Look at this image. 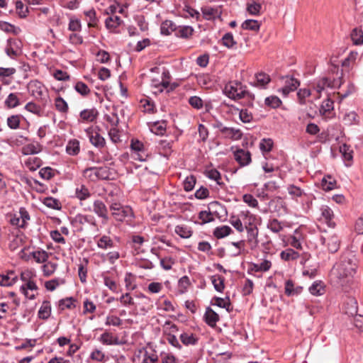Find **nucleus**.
Segmentation results:
<instances>
[{
    "instance_id": "nucleus-35",
    "label": "nucleus",
    "mask_w": 363,
    "mask_h": 363,
    "mask_svg": "<svg viewBox=\"0 0 363 363\" xmlns=\"http://www.w3.org/2000/svg\"><path fill=\"white\" fill-rule=\"evenodd\" d=\"M321 186L324 191H331L336 189L337 182L331 176L328 175L322 179Z\"/></svg>"
},
{
    "instance_id": "nucleus-12",
    "label": "nucleus",
    "mask_w": 363,
    "mask_h": 363,
    "mask_svg": "<svg viewBox=\"0 0 363 363\" xmlns=\"http://www.w3.org/2000/svg\"><path fill=\"white\" fill-rule=\"evenodd\" d=\"M234 158L241 167L248 165L252 161L250 152L243 149L235 150L234 152Z\"/></svg>"
},
{
    "instance_id": "nucleus-15",
    "label": "nucleus",
    "mask_w": 363,
    "mask_h": 363,
    "mask_svg": "<svg viewBox=\"0 0 363 363\" xmlns=\"http://www.w3.org/2000/svg\"><path fill=\"white\" fill-rule=\"evenodd\" d=\"M283 79L284 80V86L280 91L284 96L288 95L291 91H295L300 85L298 80L294 77H286Z\"/></svg>"
},
{
    "instance_id": "nucleus-51",
    "label": "nucleus",
    "mask_w": 363,
    "mask_h": 363,
    "mask_svg": "<svg viewBox=\"0 0 363 363\" xmlns=\"http://www.w3.org/2000/svg\"><path fill=\"white\" fill-rule=\"evenodd\" d=\"M194 29L191 26H179L177 28L176 35L178 37L188 38L192 35Z\"/></svg>"
},
{
    "instance_id": "nucleus-2",
    "label": "nucleus",
    "mask_w": 363,
    "mask_h": 363,
    "mask_svg": "<svg viewBox=\"0 0 363 363\" xmlns=\"http://www.w3.org/2000/svg\"><path fill=\"white\" fill-rule=\"evenodd\" d=\"M72 224L79 231L94 233L99 231V226L95 217L92 215L79 213L73 218Z\"/></svg>"
},
{
    "instance_id": "nucleus-3",
    "label": "nucleus",
    "mask_w": 363,
    "mask_h": 363,
    "mask_svg": "<svg viewBox=\"0 0 363 363\" xmlns=\"http://www.w3.org/2000/svg\"><path fill=\"white\" fill-rule=\"evenodd\" d=\"M224 94L230 99L239 100L249 94L247 87L238 81L228 82L223 89Z\"/></svg>"
},
{
    "instance_id": "nucleus-38",
    "label": "nucleus",
    "mask_w": 363,
    "mask_h": 363,
    "mask_svg": "<svg viewBox=\"0 0 363 363\" xmlns=\"http://www.w3.org/2000/svg\"><path fill=\"white\" fill-rule=\"evenodd\" d=\"M166 126L164 121H157L150 124V129L155 134L162 135L166 131Z\"/></svg>"
},
{
    "instance_id": "nucleus-18",
    "label": "nucleus",
    "mask_w": 363,
    "mask_h": 363,
    "mask_svg": "<svg viewBox=\"0 0 363 363\" xmlns=\"http://www.w3.org/2000/svg\"><path fill=\"white\" fill-rule=\"evenodd\" d=\"M99 112L96 108L84 109L79 113V121L82 123H91L96 121Z\"/></svg>"
},
{
    "instance_id": "nucleus-49",
    "label": "nucleus",
    "mask_w": 363,
    "mask_h": 363,
    "mask_svg": "<svg viewBox=\"0 0 363 363\" xmlns=\"http://www.w3.org/2000/svg\"><path fill=\"white\" fill-rule=\"evenodd\" d=\"M23 118L21 115L17 114V115H12L9 117H8L6 123L8 126L11 129L16 130L19 128L21 120Z\"/></svg>"
},
{
    "instance_id": "nucleus-22",
    "label": "nucleus",
    "mask_w": 363,
    "mask_h": 363,
    "mask_svg": "<svg viewBox=\"0 0 363 363\" xmlns=\"http://www.w3.org/2000/svg\"><path fill=\"white\" fill-rule=\"evenodd\" d=\"M20 93H10L4 101V106L8 108H14L21 105Z\"/></svg>"
},
{
    "instance_id": "nucleus-21",
    "label": "nucleus",
    "mask_w": 363,
    "mask_h": 363,
    "mask_svg": "<svg viewBox=\"0 0 363 363\" xmlns=\"http://www.w3.org/2000/svg\"><path fill=\"white\" fill-rule=\"evenodd\" d=\"M344 311L350 316L356 315L358 311L357 301L353 298H348L344 305Z\"/></svg>"
},
{
    "instance_id": "nucleus-10",
    "label": "nucleus",
    "mask_w": 363,
    "mask_h": 363,
    "mask_svg": "<svg viewBox=\"0 0 363 363\" xmlns=\"http://www.w3.org/2000/svg\"><path fill=\"white\" fill-rule=\"evenodd\" d=\"M20 291L27 298L33 300L38 294V286L34 280L23 283L20 287Z\"/></svg>"
},
{
    "instance_id": "nucleus-61",
    "label": "nucleus",
    "mask_w": 363,
    "mask_h": 363,
    "mask_svg": "<svg viewBox=\"0 0 363 363\" xmlns=\"http://www.w3.org/2000/svg\"><path fill=\"white\" fill-rule=\"evenodd\" d=\"M261 9L262 5L255 1H252L251 3H248L247 4V12L253 16H259Z\"/></svg>"
},
{
    "instance_id": "nucleus-28",
    "label": "nucleus",
    "mask_w": 363,
    "mask_h": 363,
    "mask_svg": "<svg viewBox=\"0 0 363 363\" xmlns=\"http://www.w3.org/2000/svg\"><path fill=\"white\" fill-rule=\"evenodd\" d=\"M31 257L39 264H43L49 258L50 254L43 250H37L30 252Z\"/></svg>"
},
{
    "instance_id": "nucleus-4",
    "label": "nucleus",
    "mask_w": 363,
    "mask_h": 363,
    "mask_svg": "<svg viewBox=\"0 0 363 363\" xmlns=\"http://www.w3.org/2000/svg\"><path fill=\"white\" fill-rule=\"evenodd\" d=\"M110 209L116 220L124 221L127 218L131 219L133 217V210L128 206H123L118 203H112Z\"/></svg>"
},
{
    "instance_id": "nucleus-9",
    "label": "nucleus",
    "mask_w": 363,
    "mask_h": 363,
    "mask_svg": "<svg viewBox=\"0 0 363 363\" xmlns=\"http://www.w3.org/2000/svg\"><path fill=\"white\" fill-rule=\"evenodd\" d=\"M340 79H331L328 77H323L318 79L315 85V89L320 94L325 87L338 88L341 85Z\"/></svg>"
},
{
    "instance_id": "nucleus-16",
    "label": "nucleus",
    "mask_w": 363,
    "mask_h": 363,
    "mask_svg": "<svg viewBox=\"0 0 363 363\" xmlns=\"http://www.w3.org/2000/svg\"><path fill=\"white\" fill-rule=\"evenodd\" d=\"M240 216L242 219L245 228L257 227L259 220H260V218L252 214L249 211L242 212Z\"/></svg>"
},
{
    "instance_id": "nucleus-37",
    "label": "nucleus",
    "mask_w": 363,
    "mask_h": 363,
    "mask_svg": "<svg viewBox=\"0 0 363 363\" xmlns=\"http://www.w3.org/2000/svg\"><path fill=\"white\" fill-rule=\"evenodd\" d=\"M233 232L230 227L228 225H221L216 228L213 230V235L218 238L221 239L229 235Z\"/></svg>"
},
{
    "instance_id": "nucleus-7",
    "label": "nucleus",
    "mask_w": 363,
    "mask_h": 363,
    "mask_svg": "<svg viewBox=\"0 0 363 363\" xmlns=\"http://www.w3.org/2000/svg\"><path fill=\"white\" fill-rule=\"evenodd\" d=\"M30 94L38 100H43L47 89L45 85L38 80H31L27 85Z\"/></svg>"
},
{
    "instance_id": "nucleus-58",
    "label": "nucleus",
    "mask_w": 363,
    "mask_h": 363,
    "mask_svg": "<svg viewBox=\"0 0 363 363\" xmlns=\"http://www.w3.org/2000/svg\"><path fill=\"white\" fill-rule=\"evenodd\" d=\"M67 152L70 155H76L79 152V143L77 140H70L66 147Z\"/></svg>"
},
{
    "instance_id": "nucleus-17",
    "label": "nucleus",
    "mask_w": 363,
    "mask_h": 363,
    "mask_svg": "<svg viewBox=\"0 0 363 363\" xmlns=\"http://www.w3.org/2000/svg\"><path fill=\"white\" fill-rule=\"evenodd\" d=\"M16 72L14 67H0L1 82L4 85H9L13 81V75Z\"/></svg>"
},
{
    "instance_id": "nucleus-40",
    "label": "nucleus",
    "mask_w": 363,
    "mask_h": 363,
    "mask_svg": "<svg viewBox=\"0 0 363 363\" xmlns=\"http://www.w3.org/2000/svg\"><path fill=\"white\" fill-rule=\"evenodd\" d=\"M214 289L218 292H223L225 289V278L220 275H213L211 277Z\"/></svg>"
},
{
    "instance_id": "nucleus-54",
    "label": "nucleus",
    "mask_w": 363,
    "mask_h": 363,
    "mask_svg": "<svg viewBox=\"0 0 363 363\" xmlns=\"http://www.w3.org/2000/svg\"><path fill=\"white\" fill-rule=\"evenodd\" d=\"M309 291L313 296H320L324 294L325 288L321 281H315L309 287Z\"/></svg>"
},
{
    "instance_id": "nucleus-32",
    "label": "nucleus",
    "mask_w": 363,
    "mask_h": 363,
    "mask_svg": "<svg viewBox=\"0 0 363 363\" xmlns=\"http://www.w3.org/2000/svg\"><path fill=\"white\" fill-rule=\"evenodd\" d=\"M51 314V304L48 301H45L43 302L38 313V315L39 318L43 320L48 319Z\"/></svg>"
},
{
    "instance_id": "nucleus-39",
    "label": "nucleus",
    "mask_w": 363,
    "mask_h": 363,
    "mask_svg": "<svg viewBox=\"0 0 363 363\" xmlns=\"http://www.w3.org/2000/svg\"><path fill=\"white\" fill-rule=\"evenodd\" d=\"M65 284L62 278H55L45 282V288L49 291H55L57 287Z\"/></svg>"
},
{
    "instance_id": "nucleus-60",
    "label": "nucleus",
    "mask_w": 363,
    "mask_h": 363,
    "mask_svg": "<svg viewBox=\"0 0 363 363\" xmlns=\"http://www.w3.org/2000/svg\"><path fill=\"white\" fill-rule=\"evenodd\" d=\"M267 228L273 233H277L283 230L284 226L277 219L273 218L269 220L267 223Z\"/></svg>"
},
{
    "instance_id": "nucleus-50",
    "label": "nucleus",
    "mask_w": 363,
    "mask_h": 363,
    "mask_svg": "<svg viewBox=\"0 0 363 363\" xmlns=\"http://www.w3.org/2000/svg\"><path fill=\"white\" fill-rule=\"evenodd\" d=\"M334 108V102L330 99H327L323 101L320 108L319 109L320 113L322 116H325L328 113H330Z\"/></svg>"
},
{
    "instance_id": "nucleus-25",
    "label": "nucleus",
    "mask_w": 363,
    "mask_h": 363,
    "mask_svg": "<svg viewBox=\"0 0 363 363\" xmlns=\"http://www.w3.org/2000/svg\"><path fill=\"white\" fill-rule=\"evenodd\" d=\"M303 291L302 286H294V284L292 280L289 279L285 282L284 292L286 296H291L294 295L300 294Z\"/></svg>"
},
{
    "instance_id": "nucleus-42",
    "label": "nucleus",
    "mask_w": 363,
    "mask_h": 363,
    "mask_svg": "<svg viewBox=\"0 0 363 363\" xmlns=\"http://www.w3.org/2000/svg\"><path fill=\"white\" fill-rule=\"evenodd\" d=\"M0 30L7 33H12L13 35H18L21 30L19 28L16 27L6 21H0Z\"/></svg>"
},
{
    "instance_id": "nucleus-5",
    "label": "nucleus",
    "mask_w": 363,
    "mask_h": 363,
    "mask_svg": "<svg viewBox=\"0 0 363 363\" xmlns=\"http://www.w3.org/2000/svg\"><path fill=\"white\" fill-rule=\"evenodd\" d=\"M22 42L18 38H9L4 48L7 56L16 59L22 52Z\"/></svg>"
},
{
    "instance_id": "nucleus-30",
    "label": "nucleus",
    "mask_w": 363,
    "mask_h": 363,
    "mask_svg": "<svg viewBox=\"0 0 363 363\" xmlns=\"http://www.w3.org/2000/svg\"><path fill=\"white\" fill-rule=\"evenodd\" d=\"M174 232L182 238L185 239L189 238L193 233L191 228L184 224L177 225Z\"/></svg>"
},
{
    "instance_id": "nucleus-45",
    "label": "nucleus",
    "mask_w": 363,
    "mask_h": 363,
    "mask_svg": "<svg viewBox=\"0 0 363 363\" xmlns=\"http://www.w3.org/2000/svg\"><path fill=\"white\" fill-rule=\"evenodd\" d=\"M177 30V26L172 21L166 20L161 25V33L164 35H169Z\"/></svg>"
},
{
    "instance_id": "nucleus-57",
    "label": "nucleus",
    "mask_w": 363,
    "mask_h": 363,
    "mask_svg": "<svg viewBox=\"0 0 363 363\" xmlns=\"http://www.w3.org/2000/svg\"><path fill=\"white\" fill-rule=\"evenodd\" d=\"M86 20L87 21V24L89 27H95L96 26V11L94 9H89L84 12Z\"/></svg>"
},
{
    "instance_id": "nucleus-53",
    "label": "nucleus",
    "mask_w": 363,
    "mask_h": 363,
    "mask_svg": "<svg viewBox=\"0 0 363 363\" xmlns=\"http://www.w3.org/2000/svg\"><path fill=\"white\" fill-rule=\"evenodd\" d=\"M42 147L39 143H31L26 145L23 148V152L25 155H33L40 152Z\"/></svg>"
},
{
    "instance_id": "nucleus-63",
    "label": "nucleus",
    "mask_w": 363,
    "mask_h": 363,
    "mask_svg": "<svg viewBox=\"0 0 363 363\" xmlns=\"http://www.w3.org/2000/svg\"><path fill=\"white\" fill-rule=\"evenodd\" d=\"M199 218L201 220V224L203 225L213 222L215 218L211 211H201L199 213Z\"/></svg>"
},
{
    "instance_id": "nucleus-41",
    "label": "nucleus",
    "mask_w": 363,
    "mask_h": 363,
    "mask_svg": "<svg viewBox=\"0 0 363 363\" xmlns=\"http://www.w3.org/2000/svg\"><path fill=\"white\" fill-rule=\"evenodd\" d=\"M104 119L111 126V128L118 127L119 124V118L115 111H111L105 114Z\"/></svg>"
},
{
    "instance_id": "nucleus-43",
    "label": "nucleus",
    "mask_w": 363,
    "mask_h": 363,
    "mask_svg": "<svg viewBox=\"0 0 363 363\" xmlns=\"http://www.w3.org/2000/svg\"><path fill=\"white\" fill-rule=\"evenodd\" d=\"M122 23L121 18L116 16L112 15L106 19V26L108 29H114L119 26Z\"/></svg>"
},
{
    "instance_id": "nucleus-48",
    "label": "nucleus",
    "mask_w": 363,
    "mask_h": 363,
    "mask_svg": "<svg viewBox=\"0 0 363 363\" xmlns=\"http://www.w3.org/2000/svg\"><path fill=\"white\" fill-rule=\"evenodd\" d=\"M256 85L259 87H265L269 83L271 79L268 74L264 72L258 73L255 75Z\"/></svg>"
},
{
    "instance_id": "nucleus-52",
    "label": "nucleus",
    "mask_w": 363,
    "mask_h": 363,
    "mask_svg": "<svg viewBox=\"0 0 363 363\" xmlns=\"http://www.w3.org/2000/svg\"><path fill=\"white\" fill-rule=\"evenodd\" d=\"M242 28L245 30L257 31L259 30L260 23L257 20L247 19L242 23Z\"/></svg>"
},
{
    "instance_id": "nucleus-36",
    "label": "nucleus",
    "mask_w": 363,
    "mask_h": 363,
    "mask_svg": "<svg viewBox=\"0 0 363 363\" xmlns=\"http://www.w3.org/2000/svg\"><path fill=\"white\" fill-rule=\"evenodd\" d=\"M158 149L160 155L168 157L172 152V143L167 140H162L159 143Z\"/></svg>"
},
{
    "instance_id": "nucleus-20",
    "label": "nucleus",
    "mask_w": 363,
    "mask_h": 363,
    "mask_svg": "<svg viewBox=\"0 0 363 363\" xmlns=\"http://www.w3.org/2000/svg\"><path fill=\"white\" fill-rule=\"evenodd\" d=\"M247 230V242L252 249H254L258 245V234L259 230L257 227L245 228Z\"/></svg>"
},
{
    "instance_id": "nucleus-19",
    "label": "nucleus",
    "mask_w": 363,
    "mask_h": 363,
    "mask_svg": "<svg viewBox=\"0 0 363 363\" xmlns=\"http://www.w3.org/2000/svg\"><path fill=\"white\" fill-rule=\"evenodd\" d=\"M18 279V275L14 271H9L6 274H0V286H12Z\"/></svg>"
},
{
    "instance_id": "nucleus-56",
    "label": "nucleus",
    "mask_w": 363,
    "mask_h": 363,
    "mask_svg": "<svg viewBox=\"0 0 363 363\" xmlns=\"http://www.w3.org/2000/svg\"><path fill=\"white\" fill-rule=\"evenodd\" d=\"M35 277V272L31 269H25L24 271L21 272L20 275L21 280L23 283L34 281Z\"/></svg>"
},
{
    "instance_id": "nucleus-24",
    "label": "nucleus",
    "mask_w": 363,
    "mask_h": 363,
    "mask_svg": "<svg viewBox=\"0 0 363 363\" xmlns=\"http://www.w3.org/2000/svg\"><path fill=\"white\" fill-rule=\"evenodd\" d=\"M159 357L153 349L145 350L143 354L142 363H157Z\"/></svg>"
},
{
    "instance_id": "nucleus-1",
    "label": "nucleus",
    "mask_w": 363,
    "mask_h": 363,
    "mask_svg": "<svg viewBox=\"0 0 363 363\" xmlns=\"http://www.w3.org/2000/svg\"><path fill=\"white\" fill-rule=\"evenodd\" d=\"M357 267V265L354 257L343 256L331 269V279L337 284H342L347 281L348 278L354 276Z\"/></svg>"
},
{
    "instance_id": "nucleus-44",
    "label": "nucleus",
    "mask_w": 363,
    "mask_h": 363,
    "mask_svg": "<svg viewBox=\"0 0 363 363\" xmlns=\"http://www.w3.org/2000/svg\"><path fill=\"white\" fill-rule=\"evenodd\" d=\"M178 331L177 325L169 320H167L162 325V332L164 335H175Z\"/></svg>"
},
{
    "instance_id": "nucleus-34",
    "label": "nucleus",
    "mask_w": 363,
    "mask_h": 363,
    "mask_svg": "<svg viewBox=\"0 0 363 363\" xmlns=\"http://www.w3.org/2000/svg\"><path fill=\"white\" fill-rule=\"evenodd\" d=\"M25 236L23 233L12 235L9 242V248L11 250H16L23 245Z\"/></svg>"
},
{
    "instance_id": "nucleus-8",
    "label": "nucleus",
    "mask_w": 363,
    "mask_h": 363,
    "mask_svg": "<svg viewBox=\"0 0 363 363\" xmlns=\"http://www.w3.org/2000/svg\"><path fill=\"white\" fill-rule=\"evenodd\" d=\"M320 221L325 223L328 227L335 226V215L333 211L327 205H323L320 208Z\"/></svg>"
},
{
    "instance_id": "nucleus-26",
    "label": "nucleus",
    "mask_w": 363,
    "mask_h": 363,
    "mask_svg": "<svg viewBox=\"0 0 363 363\" xmlns=\"http://www.w3.org/2000/svg\"><path fill=\"white\" fill-rule=\"evenodd\" d=\"M94 212L99 217L108 219V209L104 202L96 200L94 202Z\"/></svg>"
},
{
    "instance_id": "nucleus-46",
    "label": "nucleus",
    "mask_w": 363,
    "mask_h": 363,
    "mask_svg": "<svg viewBox=\"0 0 363 363\" xmlns=\"http://www.w3.org/2000/svg\"><path fill=\"white\" fill-rule=\"evenodd\" d=\"M351 39L354 45L363 44V31L361 28H355L352 30Z\"/></svg>"
},
{
    "instance_id": "nucleus-55",
    "label": "nucleus",
    "mask_w": 363,
    "mask_h": 363,
    "mask_svg": "<svg viewBox=\"0 0 363 363\" xmlns=\"http://www.w3.org/2000/svg\"><path fill=\"white\" fill-rule=\"evenodd\" d=\"M206 176L210 179L216 181L218 185L220 186H223L225 185L222 181L220 173L217 169H212L207 171Z\"/></svg>"
},
{
    "instance_id": "nucleus-23",
    "label": "nucleus",
    "mask_w": 363,
    "mask_h": 363,
    "mask_svg": "<svg viewBox=\"0 0 363 363\" xmlns=\"http://www.w3.org/2000/svg\"><path fill=\"white\" fill-rule=\"evenodd\" d=\"M204 319L206 323L210 327H215L217 322L219 320V315L211 308H207L204 314Z\"/></svg>"
},
{
    "instance_id": "nucleus-59",
    "label": "nucleus",
    "mask_w": 363,
    "mask_h": 363,
    "mask_svg": "<svg viewBox=\"0 0 363 363\" xmlns=\"http://www.w3.org/2000/svg\"><path fill=\"white\" fill-rule=\"evenodd\" d=\"M100 341L104 345H111L117 344V338L115 337L111 333L105 332L100 337Z\"/></svg>"
},
{
    "instance_id": "nucleus-13",
    "label": "nucleus",
    "mask_w": 363,
    "mask_h": 363,
    "mask_svg": "<svg viewBox=\"0 0 363 363\" xmlns=\"http://www.w3.org/2000/svg\"><path fill=\"white\" fill-rule=\"evenodd\" d=\"M130 147L133 152V158L140 161L145 160V147L142 142L138 140H132Z\"/></svg>"
},
{
    "instance_id": "nucleus-14",
    "label": "nucleus",
    "mask_w": 363,
    "mask_h": 363,
    "mask_svg": "<svg viewBox=\"0 0 363 363\" xmlns=\"http://www.w3.org/2000/svg\"><path fill=\"white\" fill-rule=\"evenodd\" d=\"M220 132L222 133L225 138L230 139L233 140H240L242 137V131L238 128L221 127Z\"/></svg>"
},
{
    "instance_id": "nucleus-64",
    "label": "nucleus",
    "mask_w": 363,
    "mask_h": 363,
    "mask_svg": "<svg viewBox=\"0 0 363 363\" xmlns=\"http://www.w3.org/2000/svg\"><path fill=\"white\" fill-rule=\"evenodd\" d=\"M191 285V281L187 276L181 277L178 282L179 291L181 294L185 293Z\"/></svg>"
},
{
    "instance_id": "nucleus-47",
    "label": "nucleus",
    "mask_w": 363,
    "mask_h": 363,
    "mask_svg": "<svg viewBox=\"0 0 363 363\" xmlns=\"http://www.w3.org/2000/svg\"><path fill=\"white\" fill-rule=\"evenodd\" d=\"M55 106L61 113H67L68 112V104L61 96H58L55 99Z\"/></svg>"
},
{
    "instance_id": "nucleus-6",
    "label": "nucleus",
    "mask_w": 363,
    "mask_h": 363,
    "mask_svg": "<svg viewBox=\"0 0 363 363\" xmlns=\"http://www.w3.org/2000/svg\"><path fill=\"white\" fill-rule=\"evenodd\" d=\"M97 130L92 127H89L85 130V132L89 139V142L95 147L101 149L106 145L105 138L99 133V128L96 127Z\"/></svg>"
},
{
    "instance_id": "nucleus-62",
    "label": "nucleus",
    "mask_w": 363,
    "mask_h": 363,
    "mask_svg": "<svg viewBox=\"0 0 363 363\" xmlns=\"http://www.w3.org/2000/svg\"><path fill=\"white\" fill-rule=\"evenodd\" d=\"M75 196L79 200H85L90 196L89 189L84 185H81L75 190Z\"/></svg>"
},
{
    "instance_id": "nucleus-33",
    "label": "nucleus",
    "mask_w": 363,
    "mask_h": 363,
    "mask_svg": "<svg viewBox=\"0 0 363 363\" xmlns=\"http://www.w3.org/2000/svg\"><path fill=\"white\" fill-rule=\"evenodd\" d=\"M180 340L186 346L194 345L198 342V337L192 333H183L180 335Z\"/></svg>"
},
{
    "instance_id": "nucleus-29",
    "label": "nucleus",
    "mask_w": 363,
    "mask_h": 363,
    "mask_svg": "<svg viewBox=\"0 0 363 363\" xmlns=\"http://www.w3.org/2000/svg\"><path fill=\"white\" fill-rule=\"evenodd\" d=\"M97 247L102 250H108L114 247L113 240L108 235H104L96 240Z\"/></svg>"
},
{
    "instance_id": "nucleus-27",
    "label": "nucleus",
    "mask_w": 363,
    "mask_h": 363,
    "mask_svg": "<svg viewBox=\"0 0 363 363\" xmlns=\"http://www.w3.org/2000/svg\"><path fill=\"white\" fill-rule=\"evenodd\" d=\"M58 264L56 262L46 261L41 267L43 274L45 277H51L56 271Z\"/></svg>"
},
{
    "instance_id": "nucleus-11",
    "label": "nucleus",
    "mask_w": 363,
    "mask_h": 363,
    "mask_svg": "<svg viewBox=\"0 0 363 363\" xmlns=\"http://www.w3.org/2000/svg\"><path fill=\"white\" fill-rule=\"evenodd\" d=\"M321 242L323 245H326L328 250L331 253L336 252L340 245V241L335 234L327 235L326 237L321 238Z\"/></svg>"
},
{
    "instance_id": "nucleus-31",
    "label": "nucleus",
    "mask_w": 363,
    "mask_h": 363,
    "mask_svg": "<svg viewBox=\"0 0 363 363\" xmlns=\"http://www.w3.org/2000/svg\"><path fill=\"white\" fill-rule=\"evenodd\" d=\"M300 257V254L291 248H287L280 253L281 259L289 262L296 260Z\"/></svg>"
}]
</instances>
